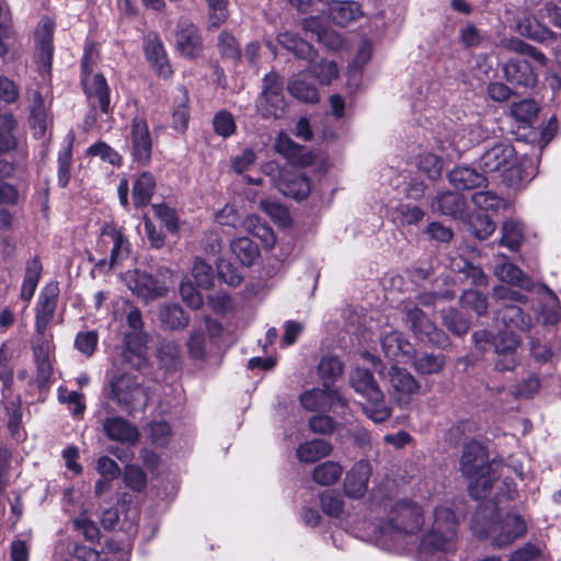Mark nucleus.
Masks as SVG:
<instances>
[{"mask_svg": "<svg viewBox=\"0 0 561 561\" xmlns=\"http://www.w3.org/2000/svg\"><path fill=\"white\" fill-rule=\"evenodd\" d=\"M424 525L423 510L415 502L399 500L391 504L388 516L375 530L378 546L391 551L404 550V541Z\"/></svg>", "mask_w": 561, "mask_h": 561, "instance_id": "nucleus-1", "label": "nucleus"}, {"mask_svg": "<svg viewBox=\"0 0 561 561\" xmlns=\"http://www.w3.org/2000/svg\"><path fill=\"white\" fill-rule=\"evenodd\" d=\"M490 510L480 508L474 514L472 530L476 535L485 537L491 540L493 546L502 548L526 534V523L519 515L510 514L504 519L496 520L493 515H488L486 511Z\"/></svg>", "mask_w": 561, "mask_h": 561, "instance_id": "nucleus-2", "label": "nucleus"}, {"mask_svg": "<svg viewBox=\"0 0 561 561\" xmlns=\"http://www.w3.org/2000/svg\"><path fill=\"white\" fill-rule=\"evenodd\" d=\"M479 168L485 178L490 176L508 186L518 184L523 179L520 160L510 144L500 142L485 150L479 159Z\"/></svg>", "mask_w": 561, "mask_h": 561, "instance_id": "nucleus-3", "label": "nucleus"}, {"mask_svg": "<svg viewBox=\"0 0 561 561\" xmlns=\"http://www.w3.org/2000/svg\"><path fill=\"white\" fill-rule=\"evenodd\" d=\"M457 519L449 505L436 507L430 531L422 538L424 551L435 558L438 553L449 554L456 550Z\"/></svg>", "mask_w": 561, "mask_h": 561, "instance_id": "nucleus-4", "label": "nucleus"}, {"mask_svg": "<svg viewBox=\"0 0 561 561\" xmlns=\"http://www.w3.org/2000/svg\"><path fill=\"white\" fill-rule=\"evenodd\" d=\"M490 469L486 451L481 444L470 442L465 445L460 470L467 478L473 480L469 490L474 499L483 497L485 492L491 489L493 479L489 476Z\"/></svg>", "mask_w": 561, "mask_h": 561, "instance_id": "nucleus-5", "label": "nucleus"}, {"mask_svg": "<svg viewBox=\"0 0 561 561\" xmlns=\"http://www.w3.org/2000/svg\"><path fill=\"white\" fill-rule=\"evenodd\" d=\"M352 388L366 398L363 404L364 413L375 423H381L389 419L391 409L385 402V396L376 383L371 373L364 368H355L350 375Z\"/></svg>", "mask_w": 561, "mask_h": 561, "instance_id": "nucleus-6", "label": "nucleus"}, {"mask_svg": "<svg viewBox=\"0 0 561 561\" xmlns=\"http://www.w3.org/2000/svg\"><path fill=\"white\" fill-rule=\"evenodd\" d=\"M98 51L93 45L87 46L81 62V82L92 105H99L103 113L110 111V92L105 78L94 72Z\"/></svg>", "mask_w": 561, "mask_h": 561, "instance_id": "nucleus-7", "label": "nucleus"}, {"mask_svg": "<svg viewBox=\"0 0 561 561\" xmlns=\"http://www.w3.org/2000/svg\"><path fill=\"white\" fill-rule=\"evenodd\" d=\"M127 323L133 332L126 334L123 358L136 369L147 364V335L142 333V319L138 309H131L127 314Z\"/></svg>", "mask_w": 561, "mask_h": 561, "instance_id": "nucleus-8", "label": "nucleus"}, {"mask_svg": "<svg viewBox=\"0 0 561 561\" xmlns=\"http://www.w3.org/2000/svg\"><path fill=\"white\" fill-rule=\"evenodd\" d=\"M111 398L126 411L136 410L147 404L148 393L137 378L123 374L111 380Z\"/></svg>", "mask_w": 561, "mask_h": 561, "instance_id": "nucleus-9", "label": "nucleus"}, {"mask_svg": "<svg viewBox=\"0 0 561 561\" xmlns=\"http://www.w3.org/2000/svg\"><path fill=\"white\" fill-rule=\"evenodd\" d=\"M283 82L275 73L266 75L263 90L256 101L257 113L263 118H280L285 113L286 102L282 93Z\"/></svg>", "mask_w": 561, "mask_h": 561, "instance_id": "nucleus-10", "label": "nucleus"}, {"mask_svg": "<svg viewBox=\"0 0 561 561\" xmlns=\"http://www.w3.org/2000/svg\"><path fill=\"white\" fill-rule=\"evenodd\" d=\"M302 408L310 412L325 411L335 407L346 408L347 400L330 386L306 390L299 397Z\"/></svg>", "mask_w": 561, "mask_h": 561, "instance_id": "nucleus-11", "label": "nucleus"}, {"mask_svg": "<svg viewBox=\"0 0 561 561\" xmlns=\"http://www.w3.org/2000/svg\"><path fill=\"white\" fill-rule=\"evenodd\" d=\"M407 320L410 322L412 331L420 340L438 346L447 344V335L439 330L434 322L428 320L417 306L408 307Z\"/></svg>", "mask_w": 561, "mask_h": 561, "instance_id": "nucleus-12", "label": "nucleus"}, {"mask_svg": "<svg viewBox=\"0 0 561 561\" xmlns=\"http://www.w3.org/2000/svg\"><path fill=\"white\" fill-rule=\"evenodd\" d=\"M58 287L55 284H49L43 288L38 296L36 305L35 330L38 334H44L49 323L53 320L57 300Z\"/></svg>", "mask_w": 561, "mask_h": 561, "instance_id": "nucleus-13", "label": "nucleus"}, {"mask_svg": "<svg viewBox=\"0 0 561 561\" xmlns=\"http://www.w3.org/2000/svg\"><path fill=\"white\" fill-rule=\"evenodd\" d=\"M100 243L102 245L112 244L110 256L111 267L119 264L130 252V244L128 240L124 237L122 230L111 222L103 226L100 236Z\"/></svg>", "mask_w": 561, "mask_h": 561, "instance_id": "nucleus-14", "label": "nucleus"}, {"mask_svg": "<svg viewBox=\"0 0 561 561\" xmlns=\"http://www.w3.org/2000/svg\"><path fill=\"white\" fill-rule=\"evenodd\" d=\"M125 282L135 295L146 300L162 297L167 291V288L151 275L138 270L128 272Z\"/></svg>", "mask_w": 561, "mask_h": 561, "instance_id": "nucleus-15", "label": "nucleus"}, {"mask_svg": "<svg viewBox=\"0 0 561 561\" xmlns=\"http://www.w3.org/2000/svg\"><path fill=\"white\" fill-rule=\"evenodd\" d=\"M371 471V466L368 461L360 460L356 462L346 472L343 483L345 495L351 499H362L368 489Z\"/></svg>", "mask_w": 561, "mask_h": 561, "instance_id": "nucleus-16", "label": "nucleus"}, {"mask_svg": "<svg viewBox=\"0 0 561 561\" xmlns=\"http://www.w3.org/2000/svg\"><path fill=\"white\" fill-rule=\"evenodd\" d=\"M504 77L511 83L533 87L537 82V69L523 58H511L502 67Z\"/></svg>", "mask_w": 561, "mask_h": 561, "instance_id": "nucleus-17", "label": "nucleus"}, {"mask_svg": "<svg viewBox=\"0 0 561 561\" xmlns=\"http://www.w3.org/2000/svg\"><path fill=\"white\" fill-rule=\"evenodd\" d=\"M130 141L133 156L140 163H146L151 157L152 141L148 125L144 118L135 117L131 123Z\"/></svg>", "mask_w": 561, "mask_h": 561, "instance_id": "nucleus-18", "label": "nucleus"}, {"mask_svg": "<svg viewBox=\"0 0 561 561\" xmlns=\"http://www.w3.org/2000/svg\"><path fill=\"white\" fill-rule=\"evenodd\" d=\"M380 345L383 355L392 360L403 362L413 354L411 343L397 330L382 333Z\"/></svg>", "mask_w": 561, "mask_h": 561, "instance_id": "nucleus-19", "label": "nucleus"}, {"mask_svg": "<svg viewBox=\"0 0 561 561\" xmlns=\"http://www.w3.org/2000/svg\"><path fill=\"white\" fill-rule=\"evenodd\" d=\"M389 379L393 396L400 403H407L411 396L416 393L420 388L419 382L409 371L397 366L391 367Z\"/></svg>", "mask_w": 561, "mask_h": 561, "instance_id": "nucleus-20", "label": "nucleus"}, {"mask_svg": "<svg viewBox=\"0 0 561 561\" xmlns=\"http://www.w3.org/2000/svg\"><path fill=\"white\" fill-rule=\"evenodd\" d=\"M145 54L158 76L167 79L172 75L162 43L156 36H148L145 41Z\"/></svg>", "mask_w": 561, "mask_h": 561, "instance_id": "nucleus-21", "label": "nucleus"}, {"mask_svg": "<svg viewBox=\"0 0 561 561\" xmlns=\"http://www.w3.org/2000/svg\"><path fill=\"white\" fill-rule=\"evenodd\" d=\"M106 436L116 442L135 444L139 438L138 430L123 417H108L103 423Z\"/></svg>", "mask_w": 561, "mask_h": 561, "instance_id": "nucleus-22", "label": "nucleus"}, {"mask_svg": "<svg viewBox=\"0 0 561 561\" xmlns=\"http://www.w3.org/2000/svg\"><path fill=\"white\" fill-rule=\"evenodd\" d=\"M276 150L295 164L309 165L313 161V154L305 147L295 144L286 134L279 133L275 142Z\"/></svg>", "mask_w": 561, "mask_h": 561, "instance_id": "nucleus-23", "label": "nucleus"}, {"mask_svg": "<svg viewBox=\"0 0 561 561\" xmlns=\"http://www.w3.org/2000/svg\"><path fill=\"white\" fill-rule=\"evenodd\" d=\"M37 50L36 58L39 67L47 70L50 67L53 57V23L49 20H43L36 31Z\"/></svg>", "mask_w": 561, "mask_h": 561, "instance_id": "nucleus-24", "label": "nucleus"}, {"mask_svg": "<svg viewBox=\"0 0 561 561\" xmlns=\"http://www.w3.org/2000/svg\"><path fill=\"white\" fill-rule=\"evenodd\" d=\"M328 15L333 23L346 26L362 15V10L355 1H332L329 3Z\"/></svg>", "mask_w": 561, "mask_h": 561, "instance_id": "nucleus-25", "label": "nucleus"}, {"mask_svg": "<svg viewBox=\"0 0 561 561\" xmlns=\"http://www.w3.org/2000/svg\"><path fill=\"white\" fill-rule=\"evenodd\" d=\"M449 182L458 190H472L484 185L486 178L470 167H457L448 174Z\"/></svg>", "mask_w": 561, "mask_h": 561, "instance_id": "nucleus-26", "label": "nucleus"}, {"mask_svg": "<svg viewBox=\"0 0 561 561\" xmlns=\"http://www.w3.org/2000/svg\"><path fill=\"white\" fill-rule=\"evenodd\" d=\"M494 274L502 282L515 285L525 290L533 289V280L528 278L519 267L506 262L504 257L494 267Z\"/></svg>", "mask_w": 561, "mask_h": 561, "instance_id": "nucleus-27", "label": "nucleus"}, {"mask_svg": "<svg viewBox=\"0 0 561 561\" xmlns=\"http://www.w3.org/2000/svg\"><path fill=\"white\" fill-rule=\"evenodd\" d=\"M278 185L279 191L284 195L290 196L295 199L306 198L311 190L308 178L300 173L282 174V180Z\"/></svg>", "mask_w": 561, "mask_h": 561, "instance_id": "nucleus-28", "label": "nucleus"}, {"mask_svg": "<svg viewBox=\"0 0 561 561\" xmlns=\"http://www.w3.org/2000/svg\"><path fill=\"white\" fill-rule=\"evenodd\" d=\"M332 450L329 442L318 438L300 444L296 449V456L300 462L311 463L329 456Z\"/></svg>", "mask_w": 561, "mask_h": 561, "instance_id": "nucleus-29", "label": "nucleus"}, {"mask_svg": "<svg viewBox=\"0 0 561 561\" xmlns=\"http://www.w3.org/2000/svg\"><path fill=\"white\" fill-rule=\"evenodd\" d=\"M178 49L187 57H195L202 50V38L197 28L185 24L176 33Z\"/></svg>", "mask_w": 561, "mask_h": 561, "instance_id": "nucleus-30", "label": "nucleus"}, {"mask_svg": "<svg viewBox=\"0 0 561 561\" xmlns=\"http://www.w3.org/2000/svg\"><path fill=\"white\" fill-rule=\"evenodd\" d=\"M497 46L508 51L516 53L520 57H528L533 59L538 67H545L547 64V57L540 50L519 38H504L497 44Z\"/></svg>", "mask_w": 561, "mask_h": 561, "instance_id": "nucleus-31", "label": "nucleus"}, {"mask_svg": "<svg viewBox=\"0 0 561 561\" xmlns=\"http://www.w3.org/2000/svg\"><path fill=\"white\" fill-rule=\"evenodd\" d=\"M230 249L234 257L245 266L254 264L260 255L257 245L248 237L233 239Z\"/></svg>", "mask_w": 561, "mask_h": 561, "instance_id": "nucleus-32", "label": "nucleus"}, {"mask_svg": "<svg viewBox=\"0 0 561 561\" xmlns=\"http://www.w3.org/2000/svg\"><path fill=\"white\" fill-rule=\"evenodd\" d=\"M289 93L299 101L317 103L319 94L316 87L306 81V75L300 72L288 82Z\"/></svg>", "mask_w": 561, "mask_h": 561, "instance_id": "nucleus-33", "label": "nucleus"}, {"mask_svg": "<svg viewBox=\"0 0 561 561\" xmlns=\"http://www.w3.org/2000/svg\"><path fill=\"white\" fill-rule=\"evenodd\" d=\"M499 316L507 328L526 332L533 327L531 318L525 314L519 307L514 305H505Z\"/></svg>", "mask_w": 561, "mask_h": 561, "instance_id": "nucleus-34", "label": "nucleus"}, {"mask_svg": "<svg viewBox=\"0 0 561 561\" xmlns=\"http://www.w3.org/2000/svg\"><path fill=\"white\" fill-rule=\"evenodd\" d=\"M156 180L148 172L141 173L135 181L133 186V201L136 207L146 206L153 194Z\"/></svg>", "mask_w": 561, "mask_h": 561, "instance_id": "nucleus-35", "label": "nucleus"}, {"mask_svg": "<svg viewBox=\"0 0 561 561\" xmlns=\"http://www.w3.org/2000/svg\"><path fill=\"white\" fill-rule=\"evenodd\" d=\"M309 72L322 85H329L339 77L337 65L325 58L310 60Z\"/></svg>", "mask_w": 561, "mask_h": 561, "instance_id": "nucleus-36", "label": "nucleus"}, {"mask_svg": "<svg viewBox=\"0 0 561 561\" xmlns=\"http://www.w3.org/2000/svg\"><path fill=\"white\" fill-rule=\"evenodd\" d=\"M343 473V467L336 461H324L314 467L312 480L320 485L336 483Z\"/></svg>", "mask_w": 561, "mask_h": 561, "instance_id": "nucleus-37", "label": "nucleus"}, {"mask_svg": "<svg viewBox=\"0 0 561 561\" xmlns=\"http://www.w3.org/2000/svg\"><path fill=\"white\" fill-rule=\"evenodd\" d=\"M463 206L462 197L451 192L439 194L432 204L433 210L447 216H456L462 213Z\"/></svg>", "mask_w": 561, "mask_h": 561, "instance_id": "nucleus-38", "label": "nucleus"}, {"mask_svg": "<svg viewBox=\"0 0 561 561\" xmlns=\"http://www.w3.org/2000/svg\"><path fill=\"white\" fill-rule=\"evenodd\" d=\"M277 42L286 49L294 53L298 58L311 59L313 55L312 47L304 39H300L296 35L284 32L277 36Z\"/></svg>", "mask_w": 561, "mask_h": 561, "instance_id": "nucleus-39", "label": "nucleus"}, {"mask_svg": "<svg viewBox=\"0 0 561 561\" xmlns=\"http://www.w3.org/2000/svg\"><path fill=\"white\" fill-rule=\"evenodd\" d=\"M517 30L520 35L537 42H548L553 39V33L539 24L537 21L524 19L518 22Z\"/></svg>", "mask_w": 561, "mask_h": 561, "instance_id": "nucleus-40", "label": "nucleus"}, {"mask_svg": "<svg viewBox=\"0 0 561 561\" xmlns=\"http://www.w3.org/2000/svg\"><path fill=\"white\" fill-rule=\"evenodd\" d=\"M160 321L164 327L174 330L185 328L188 323V318L182 308L176 305H170L161 309Z\"/></svg>", "mask_w": 561, "mask_h": 561, "instance_id": "nucleus-41", "label": "nucleus"}, {"mask_svg": "<svg viewBox=\"0 0 561 561\" xmlns=\"http://www.w3.org/2000/svg\"><path fill=\"white\" fill-rule=\"evenodd\" d=\"M243 228L249 232L253 233L257 238H260L264 244L268 248H273L275 244V237L272 230L261 222L257 216L251 215L248 216L243 222Z\"/></svg>", "mask_w": 561, "mask_h": 561, "instance_id": "nucleus-42", "label": "nucleus"}, {"mask_svg": "<svg viewBox=\"0 0 561 561\" xmlns=\"http://www.w3.org/2000/svg\"><path fill=\"white\" fill-rule=\"evenodd\" d=\"M523 240L520 222L510 219L503 222L501 244L510 250H516Z\"/></svg>", "mask_w": 561, "mask_h": 561, "instance_id": "nucleus-43", "label": "nucleus"}, {"mask_svg": "<svg viewBox=\"0 0 561 561\" xmlns=\"http://www.w3.org/2000/svg\"><path fill=\"white\" fill-rule=\"evenodd\" d=\"M319 375L323 380V386H329L330 381L339 378L343 373V365L335 356H324L318 366Z\"/></svg>", "mask_w": 561, "mask_h": 561, "instance_id": "nucleus-44", "label": "nucleus"}, {"mask_svg": "<svg viewBox=\"0 0 561 561\" xmlns=\"http://www.w3.org/2000/svg\"><path fill=\"white\" fill-rule=\"evenodd\" d=\"M445 360L440 355L422 353L414 359V368L423 375L437 374L444 367Z\"/></svg>", "mask_w": 561, "mask_h": 561, "instance_id": "nucleus-45", "label": "nucleus"}, {"mask_svg": "<svg viewBox=\"0 0 561 561\" xmlns=\"http://www.w3.org/2000/svg\"><path fill=\"white\" fill-rule=\"evenodd\" d=\"M180 345L173 341L162 342L158 348L160 363L167 369L176 368L180 363Z\"/></svg>", "mask_w": 561, "mask_h": 561, "instance_id": "nucleus-46", "label": "nucleus"}, {"mask_svg": "<svg viewBox=\"0 0 561 561\" xmlns=\"http://www.w3.org/2000/svg\"><path fill=\"white\" fill-rule=\"evenodd\" d=\"M320 505L323 513L330 517H340L344 511V500L334 491H325L320 495Z\"/></svg>", "mask_w": 561, "mask_h": 561, "instance_id": "nucleus-47", "label": "nucleus"}, {"mask_svg": "<svg viewBox=\"0 0 561 561\" xmlns=\"http://www.w3.org/2000/svg\"><path fill=\"white\" fill-rule=\"evenodd\" d=\"M393 220L401 225H415L420 222L424 213L421 208L410 204H401L393 210Z\"/></svg>", "mask_w": 561, "mask_h": 561, "instance_id": "nucleus-48", "label": "nucleus"}, {"mask_svg": "<svg viewBox=\"0 0 561 561\" xmlns=\"http://www.w3.org/2000/svg\"><path fill=\"white\" fill-rule=\"evenodd\" d=\"M472 202L478 208L483 210H499L506 207V202L491 191L474 193Z\"/></svg>", "mask_w": 561, "mask_h": 561, "instance_id": "nucleus-49", "label": "nucleus"}, {"mask_svg": "<svg viewBox=\"0 0 561 561\" xmlns=\"http://www.w3.org/2000/svg\"><path fill=\"white\" fill-rule=\"evenodd\" d=\"M419 170L431 180H437L442 175L443 161L433 153L426 152L419 157Z\"/></svg>", "mask_w": 561, "mask_h": 561, "instance_id": "nucleus-50", "label": "nucleus"}, {"mask_svg": "<svg viewBox=\"0 0 561 561\" xmlns=\"http://www.w3.org/2000/svg\"><path fill=\"white\" fill-rule=\"evenodd\" d=\"M192 276L199 288L208 289L214 280L211 266L203 259L196 257L192 266Z\"/></svg>", "mask_w": 561, "mask_h": 561, "instance_id": "nucleus-51", "label": "nucleus"}, {"mask_svg": "<svg viewBox=\"0 0 561 561\" xmlns=\"http://www.w3.org/2000/svg\"><path fill=\"white\" fill-rule=\"evenodd\" d=\"M461 305L463 308L473 310L477 316H484L488 312V300L481 293L468 289L461 296Z\"/></svg>", "mask_w": 561, "mask_h": 561, "instance_id": "nucleus-52", "label": "nucleus"}, {"mask_svg": "<svg viewBox=\"0 0 561 561\" xmlns=\"http://www.w3.org/2000/svg\"><path fill=\"white\" fill-rule=\"evenodd\" d=\"M209 10V27L219 28L229 16L228 0H206Z\"/></svg>", "mask_w": 561, "mask_h": 561, "instance_id": "nucleus-53", "label": "nucleus"}, {"mask_svg": "<svg viewBox=\"0 0 561 561\" xmlns=\"http://www.w3.org/2000/svg\"><path fill=\"white\" fill-rule=\"evenodd\" d=\"M444 325L454 334L461 335L468 332L470 323L457 310L450 309L443 313Z\"/></svg>", "mask_w": 561, "mask_h": 561, "instance_id": "nucleus-54", "label": "nucleus"}, {"mask_svg": "<svg viewBox=\"0 0 561 561\" xmlns=\"http://www.w3.org/2000/svg\"><path fill=\"white\" fill-rule=\"evenodd\" d=\"M31 121L35 129V134L42 136L46 130V113L43 105V99L39 93L34 94V104L31 110Z\"/></svg>", "mask_w": 561, "mask_h": 561, "instance_id": "nucleus-55", "label": "nucleus"}, {"mask_svg": "<svg viewBox=\"0 0 561 561\" xmlns=\"http://www.w3.org/2000/svg\"><path fill=\"white\" fill-rule=\"evenodd\" d=\"M88 153L90 156L99 157L102 161L108 162L112 165H121L122 157L113 148L103 141H99L89 147Z\"/></svg>", "mask_w": 561, "mask_h": 561, "instance_id": "nucleus-56", "label": "nucleus"}, {"mask_svg": "<svg viewBox=\"0 0 561 561\" xmlns=\"http://www.w3.org/2000/svg\"><path fill=\"white\" fill-rule=\"evenodd\" d=\"M539 293H540V295H542V299L548 305L547 312H543V314H542L543 323L551 324V323L557 322V320H558V310L557 309H558V304H559L558 297L546 285H540Z\"/></svg>", "mask_w": 561, "mask_h": 561, "instance_id": "nucleus-57", "label": "nucleus"}, {"mask_svg": "<svg viewBox=\"0 0 561 561\" xmlns=\"http://www.w3.org/2000/svg\"><path fill=\"white\" fill-rule=\"evenodd\" d=\"M15 127V121L11 115L3 116V127L0 130V153L7 152L16 146V140L12 134Z\"/></svg>", "mask_w": 561, "mask_h": 561, "instance_id": "nucleus-58", "label": "nucleus"}, {"mask_svg": "<svg viewBox=\"0 0 561 561\" xmlns=\"http://www.w3.org/2000/svg\"><path fill=\"white\" fill-rule=\"evenodd\" d=\"M538 106L531 100H523L513 103L511 106V114L520 122H529L537 115Z\"/></svg>", "mask_w": 561, "mask_h": 561, "instance_id": "nucleus-59", "label": "nucleus"}, {"mask_svg": "<svg viewBox=\"0 0 561 561\" xmlns=\"http://www.w3.org/2000/svg\"><path fill=\"white\" fill-rule=\"evenodd\" d=\"M213 124L215 131L222 137H229L236 131L234 119L227 111L218 112L214 117Z\"/></svg>", "mask_w": 561, "mask_h": 561, "instance_id": "nucleus-60", "label": "nucleus"}, {"mask_svg": "<svg viewBox=\"0 0 561 561\" xmlns=\"http://www.w3.org/2000/svg\"><path fill=\"white\" fill-rule=\"evenodd\" d=\"M219 278L231 287H237L242 282V275L228 261L220 260L217 264Z\"/></svg>", "mask_w": 561, "mask_h": 561, "instance_id": "nucleus-61", "label": "nucleus"}, {"mask_svg": "<svg viewBox=\"0 0 561 561\" xmlns=\"http://www.w3.org/2000/svg\"><path fill=\"white\" fill-rule=\"evenodd\" d=\"M218 47L224 57L231 60H237L240 58L239 45L231 34L227 32L220 33L218 38Z\"/></svg>", "mask_w": 561, "mask_h": 561, "instance_id": "nucleus-62", "label": "nucleus"}, {"mask_svg": "<svg viewBox=\"0 0 561 561\" xmlns=\"http://www.w3.org/2000/svg\"><path fill=\"white\" fill-rule=\"evenodd\" d=\"M304 30L311 33L319 42L335 48L333 43H330L328 38L331 34L323 27L322 22L319 18L305 19L302 22Z\"/></svg>", "mask_w": 561, "mask_h": 561, "instance_id": "nucleus-63", "label": "nucleus"}, {"mask_svg": "<svg viewBox=\"0 0 561 561\" xmlns=\"http://www.w3.org/2000/svg\"><path fill=\"white\" fill-rule=\"evenodd\" d=\"M98 344V334L94 331L79 332L75 340V345L79 352L91 356Z\"/></svg>", "mask_w": 561, "mask_h": 561, "instance_id": "nucleus-64", "label": "nucleus"}]
</instances>
